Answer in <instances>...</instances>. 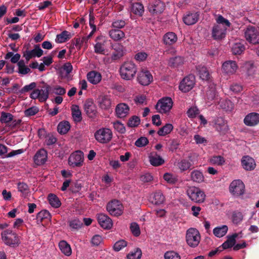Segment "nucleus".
Listing matches in <instances>:
<instances>
[{
  "label": "nucleus",
  "mask_w": 259,
  "mask_h": 259,
  "mask_svg": "<svg viewBox=\"0 0 259 259\" xmlns=\"http://www.w3.org/2000/svg\"><path fill=\"white\" fill-rule=\"evenodd\" d=\"M238 234L234 233L231 236H227V240L222 244V247L224 249H226L234 246L236 243V238L238 237Z\"/></svg>",
  "instance_id": "35"
},
{
  "label": "nucleus",
  "mask_w": 259,
  "mask_h": 259,
  "mask_svg": "<svg viewBox=\"0 0 259 259\" xmlns=\"http://www.w3.org/2000/svg\"><path fill=\"white\" fill-rule=\"evenodd\" d=\"M110 37L114 41H120L125 37V33L120 29H112L109 31Z\"/></svg>",
  "instance_id": "33"
},
{
  "label": "nucleus",
  "mask_w": 259,
  "mask_h": 259,
  "mask_svg": "<svg viewBox=\"0 0 259 259\" xmlns=\"http://www.w3.org/2000/svg\"><path fill=\"white\" fill-rule=\"evenodd\" d=\"M107 39L103 36L97 37L95 40L94 52L96 54L106 55Z\"/></svg>",
  "instance_id": "14"
},
{
  "label": "nucleus",
  "mask_w": 259,
  "mask_h": 259,
  "mask_svg": "<svg viewBox=\"0 0 259 259\" xmlns=\"http://www.w3.org/2000/svg\"><path fill=\"white\" fill-rule=\"evenodd\" d=\"M208 162L213 165H223L225 163V158L221 155H214L210 157Z\"/></svg>",
  "instance_id": "41"
},
{
  "label": "nucleus",
  "mask_w": 259,
  "mask_h": 259,
  "mask_svg": "<svg viewBox=\"0 0 259 259\" xmlns=\"http://www.w3.org/2000/svg\"><path fill=\"white\" fill-rule=\"evenodd\" d=\"M191 166V163L187 160L184 159L178 163V166L182 171H185L189 169Z\"/></svg>",
  "instance_id": "56"
},
{
  "label": "nucleus",
  "mask_w": 259,
  "mask_h": 259,
  "mask_svg": "<svg viewBox=\"0 0 259 259\" xmlns=\"http://www.w3.org/2000/svg\"><path fill=\"white\" fill-rule=\"evenodd\" d=\"M140 123V118L137 116H133L129 119L127 125L130 127H133L137 126Z\"/></svg>",
  "instance_id": "54"
},
{
  "label": "nucleus",
  "mask_w": 259,
  "mask_h": 259,
  "mask_svg": "<svg viewBox=\"0 0 259 259\" xmlns=\"http://www.w3.org/2000/svg\"><path fill=\"white\" fill-rule=\"evenodd\" d=\"M215 20V23L211 29V36L215 40L221 39L225 37L231 23L221 15H217Z\"/></svg>",
  "instance_id": "1"
},
{
  "label": "nucleus",
  "mask_w": 259,
  "mask_h": 259,
  "mask_svg": "<svg viewBox=\"0 0 259 259\" xmlns=\"http://www.w3.org/2000/svg\"><path fill=\"white\" fill-rule=\"evenodd\" d=\"M13 119V115L5 112H2L0 117V121L2 123L9 124Z\"/></svg>",
  "instance_id": "47"
},
{
  "label": "nucleus",
  "mask_w": 259,
  "mask_h": 259,
  "mask_svg": "<svg viewBox=\"0 0 259 259\" xmlns=\"http://www.w3.org/2000/svg\"><path fill=\"white\" fill-rule=\"evenodd\" d=\"M20 55L19 54H14L13 53L10 52H8L5 56V58L6 59H9L11 58V62L13 63H16L18 62L20 59Z\"/></svg>",
  "instance_id": "51"
},
{
  "label": "nucleus",
  "mask_w": 259,
  "mask_h": 259,
  "mask_svg": "<svg viewBox=\"0 0 259 259\" xmlns=\"http://www.w3.org/2000/svg\"><path fill=\"white\" fill-rule=\"evenodd\" d=\"M101 74L95 70L89 72L87 74V78L89 82L94 85L99 83L102 80Z\"/></svg>",
  "instance_id": "25"
},
{
  "label": "nucleus",
  "mask_w": 259,
  "mask_h": 259,
  "mask_svg": "<svg viewBox=\"0 0 259 259\" xmlns=\"http://www.w3.org/2000/svg\"><path fill=\"white\" fill-rule=\"evenodd\" d=\"M243 214L240 212H234L232 216V221L234 224H237L243 220Z\"/></svg>",
  "instance_id": "60"
},
{
  "label": "nucleus",
  "mask_w": 259,
  "mask_h": 259,
  "mask_svg": "<svg viewBox=\"0 0 259 259\" xmlns=\"http://www.w3.org/2000/svg\"><path fill=\"white\" fill-rule=\"evenodd\" d=\"M241 69L249 79L259 80V74L255 73V67L252 62H245L241 67Z\"/></svg>",
  "instance_id": "11"
},
{
  "label": "nucleus",
  "mask_w": 259,
  "mask_h": 259,
  "mask_svg": "<svg viewBox=\"0 0 259 259\" xmlns=\"http://www.w3.org/2000/svg\"><path fill=\"white\" fill-rule=\"evenodd\" d=\"M173 105L172 99L169 97L162 98L156 105V109L160 113H166L170 111Z\"/></svg>",
  "instance_id": "10"
},
{
  "label": "nucleus",
  "mask_w": 259,
  "mask_h": 259,
  "mask_svg": "<svg viewBox=\"0 0 259 259\" xmlns=\"http://www.w3.org/2000/svg\"><path fill=\"white\" fill-rule=\"evenodd\" d=\"M132 10L134 14L141 15L144 12V7L140 3H135L132 6Z\"/></svg>",
  "instance_id": "50"
},
{
  "label": "nucleus",
  "mask_w": 259,
  "mask_h": 259,
  "mask_svg": "<svg viewBox=\"0 0 259 259\" xmlns=\"http://www.w3.org/2000/svg\"><path fill=\"white\" fill-rule=\"evenodd\" d=\"M184 63V59L180 56L172 57L168 61L169 66L172 67H177L182 65Z\"/></svg>",
  "instance_id": "42"
},
{
  "label": "nucleus",
  "mask_w": 259,
  "mask_h": 259,
  "mask_svg": "<svg viewBox=\"0 0 259 259\" xmlns=\"http://www.w3.org/2000/svg\"><path fill=\"white\" fill-rule=\"evenodd\" d=\"M73 67L70 63H66V81L72 79Z\"/></svg>",
  "instance_id": "53"
},
{
  "label": "nucleus",
  "mask_w": 259,
  "mask_h": 259,
  "mask_svg": "<svg viewBox=\"0 0 259 259\" xmlns=\"http://www.w3.org/2000/svg\"><path fill=\"white\" fill-rule=\"evenodd\" d=\"M98 104L100 108L107 110L110 109L112 105V101L107 95H101L98 98Z\"/></svg>",
  "instance_id": "22"
},
{
  "label": "nucleus",
  "mask_w": 259,
  "mask_h": 259,
  "mask_svg": "<svg viewBox=\"0 0 259 259\" xmlns=\"http://www.w3.org/2000/svg\"><path fill=\"white\" fill-rule=\"evenodd\" d=\"M150 199L152 203L160 204L164 201V197L160 191H157L151 195Z\"/></svg>",
  "instance_id": "34"
},
{
  "label": "nucleus",
  "mask_w": 259,
  "mask_h": 259,
  "mask_svg": "<svg viewBox=\"0 0 259 259\" xmlns=\"http://www.w3.org/2000/svg\"><path fill=\"white\" fill-rule=\"evenodd\" d=\"M186 240L187 244L191 247L197 246L200 240V235L198 231L195 228H190L186 232Z\"/></svg>",
  "instance_id": "6"
},
{
  "label": "nucleus",
  "mask_w": 259,
  "mask_h": 259,
  "mask_svg": "<svg viewBox=\"0 0 259 259\" xmlns=\"http://www.w3.org/2000/svg\"><path fill=\"white\" fill-rule=\"evenodd\" d=\"M241 164L243 168L246 170H252L256 166L254 160L249 156H244L242 158Z\"/></svg>",
  "instance_id": "26"
},
{
  "label": "nucleus",
  "mask_w": 259,
  "mask_h": 259,
  "mask_svg": "<svg viewBox=\"0 0 259 259\" xmlns=\"http://www.w3.org/2000/svg\"><path fill=\"white\" fill-rule=\"evenodd\" d=\"M127 245L126 242L123 240L117 241L113 246L114 250L118 251Z\"/></svg>",
  "instance_id": "59"
},
{
  "label": "nucleus",
  "mask_w": 259,
  "mask_h": 259,
  "mask_svg": "<svg viewBox=\"0 0 259 259\" xmlns=\"http://www.w3.org/2000/svg\"><path fill=\"white\" fill-rule=\"evenodd\" d=\"M214 127L219 132H225L228 130V126L225 120L222 117H218L214 120Z\"/></svg>",
  "instance_id": "32"
},
{
  "label": "nucleus",
  "mask_w": 259,
  "mask_h": 259,
  "mask_svg": "<svg viewBox=\"0 0 259 259\" xmlns=\"http://www.w3.org/2000/svg\"><path fill=\"white\" fill-rule=\"evenodd\" d=\"M50 87L45 84L40 89L34 90L30 95L32 99H38L40 102H44L47 100L49 97V92Z\"/></svg>",
  "instance_id": "9"
},
{
  "label": "nucleus",
  "mask_w": 259,
  "mask_h": 259,
  "mask_svg": "<svg viewBox=\"0 0 259 259\" xmlns=\"http://www.w3.org/2000/svg\"><path fill=\"white\" fill-rule=\"evenodd\" d=\"M47 199L50 204L54 208H59L61 205V202L60 199L54 194H49L48 196Z\"/></svg>",
  "instance_id": "38"
},
{
  "label": "nucleus",
  "mask_w": 259,
  "mask_h": 259,
  "mask_svg": "<svg viewBox=\"0 0 259 259\" xmlns=\"http://www.w3.org/2000/svg\"><path fill=\"white\" fill-rule=\"evenodd\" d=\"M163 178L167 183L170 184H174L178 181L177 176L169 172L164 174Z\"/></svg>",
  "instance_id": "48"
},
{
  "label": "nucleus",
  "mask_w": 259,
  "mask_h": 259,
  "mask_svg": "<svg viewBox=\"0 0 259 259\" xmlns=\"http://www.w3.org/2000/svg\"><path fill=\"white\" fill-rule=\"evenodd\" d=\"M186 193L189 199L195 203H201L205 200V193L198 187H190L187 189Z\"/></svg>",
  "instance_id": "4"
},
{
  "label": "nucleus",
  "mask_w": 259,
  "mask_h": 259,
  "mask_svg": "<svg viewBox=\"0 0 259 259\" xmlns=\"http://www.w3.org/2000/svg\"><path fill=\"white\" fill-rule=\"evenodd\" d=\"M107 210L109 213L114 216H119L122 214L123 206L120 201L114 200L107 205Z\"/></svg>",
  "instance_id": "12"
},
{
  "label": "nucleus",
  "mask_w": 259,
  "mask_h": 259,
  "mask_svg": "<svg viewBox=\"0 0 259 259\" xmlns=\"http://www.w3.org/2000/svg\"><path fill=\"white\" fill-rule=\"evenodd\" d=\"M137 80L143 85H148L153 81V76L147 70H141L138 74Z\"/></svg>",
  "instance_id": "17"
},
{
  "label": "nucleus",
  "mask_w": 259,
  "mask_h": 259,
  "mask_svg": "<svg viewBox=\"0 0 259 259\" xmlns=\"http://www.w3.org/2000/svg\"><path fill=\"white\" fill-rule=\"evenodd\" d=\"M82 225V223L78 219H74L69 222L70 228L74 229H78Z\"/></svg>",
  "instance_id": "61"
},
{
  "label": "nucleus",
  "mask_w": 259,
  "mask_h": 259,
  "mask_svg": "<svg viewBox=\"0 0 259 259\" xmlns=\"http://www.w3.org/2000/svg\"><path fill=\"white\" fill-rule=\"evenodd\" d=\"M130 230L132 234L135 236H139L140 234V229L139 226L136 223L133 222L131 224Z\"/></svg>",
  "instance_id": "55"
},
{
  "label": "nucleus",
  "mask_w": 259,
  "mask_h": 259,
  "mask_svg": "<svg viewBox=\"0 0 259 259\" xmlns=\"http://www.w3.org/2000/svg\"><path fill=\"white\" fill-rule=\"evenodd\" d=\"M178 40L177 35L172 32H169L163 35V41L166 45L171 46L175 44Z\"/></svg>",
  "instance_id": "30"
},
{
  "label": "nucleus",
  "mask_w": 259,
  "mask_h": 259,
  "mask_svg": "<svg viewBox=\"0 0 259 259\" xmlns=\"http://www.w3.org/2000/svg\"><path fill=\"white\" fill-rule=\"evenodd\" d=\"M39 138L45 140V143L47 146L55 144L57 141L56 138L51 133H48L45 129L41 128L38 131Z\"/></svg>",
  "instance_id": "16"
},
{
  "label": "nucleus",
  "mask_w": 259,
  "mask_h": 259,
  "mask_svg": "<svg viewBox=\"0 0 259 259\" xmlns=\"http://www.w3.org/2000/svg\"><path fill=\"white\" fill-rule=\"evenodd\" d=\"M199 114L198 109L195 106L190 108L187 111V115L190 118H194Z\"/></svg>",
  "instance_id": "63"
},
{
  "label": "nucleus",
  "mask_w": 259,
  "mask_h": 259,
  "mask_svg": "<svg viewBox=\"0 0 259 259\" xmlns=\"http://www.w3.org/2000/svg\"><path fill=\"white\" fill-rule=\"evenodd\" d=\"M114 50L116 51V53L112 55L111 58L112 60L118 59L124 55V48L122 46L118 45L115 46Z\"/></svg>",
  "instance_id": "44"
},
{
  "label": "nucleus",
  "mask_w": 259,
  "mask_h": 259,
  "mask_svg": "<svg viewBox=\"0 0 259 259\" xmlns=\"http://www.w3.org/2000/svg\"><path fill=\"white\" fill-rule=\"evenodd\" d=\"M94 137L99 143L105 144L111 140L112 133L108 128H101L95 133Z\"/></svg>",
  "instance_id": "7"
},
{
  "label": "nucleus",
  "mask_w": 259,
  "mask_h": 259,
  "mask_svg": "<svg viewBox=\"0 0 259 259\" xmlns=\"http://www.w3.org/2000/svg\"><path fill=\"white\" fill-rule=\"evenodd\" d=\"M222 69L223 73L230 75L235 73L238 69V65L234 61H227L222 64Z\"/></svg>",
  "instance_id": "18"
},
{
  "label": "nucleus",
  "mask_w": 259,
  "mask_h": 259,
  "mask_svg": "<svg viewBox=\"0 0 259 259\" xmlns=\"http://www.w3.org/2000/svg\"><path fill=\"white\" fill-rule=\"evenodd\" d=\"M229 191L233 196L239 197L245 193V185L240 179L234 180L229 185Z\"/></svg>",
  "instance_id": "5"
},
{
  "label": "nucleus",
  "mask_w": 259,
  "mask_h": 259,
  "mask_svg": "<svg viewBox=\"0 0 259 259\" xmlns=\"http://www.w3.org/2000/svg\"><path fill=\"white\" fill-rule=\"evenodd\" d=\"M173 128V125L171 124H166L164 126L159 130L157 134L160 136H164L169 134L172 131Z\"/></svg>",
  "instance_id": "45"
},
{
  "label": "nucleus",
  "mask_w": 259,
  "mask_h": 259,
  "mask_svg": "<svg viewBox=\"0 0 259 259\" xmlns=\"http://www.w3.org/2000/svg\"><path fill=\"white\" fill-rule=\"evenodd\" d=\"M84 108L86 113L89 117H93L95 115L96 113V107L92 100H88L85 101Z\"/></svg>",
  "instance_id": "29"
},
{
  "label": "nucleus",
  "mask_w": 259,
  "mask_h": 259,
  "mask_svg": "<svg viewBox=\"0 0 259 259\" xmlns=\"http://www.w3.org/2000/svg\"><path fill=\"white\" fill-rule=\"evenodd\" d=\"M88 41V39L86 37H83L81 38H76L74 45L76 49L79 50L84 44H87Z\"/></svg>",
  "instance_id": "62"
},
{
  "label": "nucleus",
  "mask_w": 259,
  "mask_h": 259,
  "mask_svg": "<svg viewBox=\"0 0 259 259\" xmlns=\"http://www.w3.org/2000/svg\"><path fill=\"white\" fill-rule=\"evenodd\" d=\"M244 36L249 43L254 45L259 44V28L248 27L244 31Z\"/></svg>",
  "instance_id": "8"
},
{
  "label": "nucleus",
  "mask_w": 259,
  "mask_h": 259,
  "mask_svg": "<svg viewBox=\"0 0 259 259\" xmlns=\"http://www.w3.org/2000/svg\"><path fill=\"white\" fill-rule=\"evenodd\" d=\"M113 124L114 129L119 133L123 134L125 132V127L121 122L117 121L113 122Z\"/></svg>",
  "instance_id": "58"
},
{
  "label": "nucleus",
  "mask_w": 259,
  "mask_h": 259,
  "mask_svg": "<svg viewBox=\"0 0 259 259\" xmlns=\"http://www.w3.org/2000/svg\"><path fill=\"white\" fill-rule=\"evenodd\" d=\"M200 78L203 80H208L210 74L207 69L204 66H199L197 67Z\"/></svg>",
  "instance_id": "40"
},
{
  "label": "nucleus",
  "mask_w": 259,
  "mask_h": 259,
  "mask_svg": "<svg viewBox=\"0 0 259 259\" xmlns=\"http://www.w3.org/2000/svg\"><path fill=\"white\" fill-rule=\"evenodd\" d=\"M137 72V67L132 61L125 62L120 67V75L124 80H130L133 79Z\"/></svg>",
  "instance_id": "3"
},
{
  "label": "nucleus",
  "mask_w": 259,
  "mask_h": 259,
  "mask_svg": "<svg viewBox=\"0 0 259 259\" xmlns=\"http://www.w3.org/2000/svg\"><path fill=\"white\" fill-rule=\"evenodd\" d=\"M228 230V228L227 225H222L214 228L213 230V233L217 237L221 238L226 234Z\"/></svg>",
  "instance_id": "39"
},
{
  "label": "nucleus",
  "mask_w": 259,
  "mask_h": 259,
  "mask_svg": "<svg viewBox=\"0 0 259 259\" xmlns=\"http://www.w3.org/2000/svg\"><path fill=\"white\" fill-rule=\"evenodd\" d=\"M148 143V140L146 137H141L135 142V145L139 147L145 146Z\"/></svg>",
  "instance_id": "64"
},
{
  "label": "nucleus",
  "mask_w": 259,
  "mask_h": 259,
  "mask_svg": "<svg viewBox=\"0 0 259 259\" xmlns=\"http://www.w3.org/2000/svg\"><path fill=\"white\" fill-rule=\"evenodd\" d=\"M152 6L154 13H161L164 9V4L160 1L155 2Z\"/></svg>",
  "instance_id": "52"
},
{
  "label": "nucleus",
  "mask_w": 259,
  "mask_h": 259,
  "mask_svg": "<svg viewBox=\"0 0 259 259\" xmlns=\"http://www.w3.org/2000/svg\"><path fill=\"white\" fill-rule=\"evenodd\" d=\"M115 113L118 118H124L128 115L130 107L125 103H119L116 107Z\"/></svg>",
  "instance_id": "23"
},
{
  "label": "nucleus",
  "mask_w": 259,
  "mask_h": 259,
  "mask_svg": "<svg viewBox=\"0 0 259 259\" xmlns=\"http://www.w3.org/2000/svg\"><path fill=\"white\" fill-rule=\"evenodd\" d=\"M43 54V51L38 45H35L32 50H26L23 52V57L28 61L30 59L37 57H40Z\"/></svg>",
  "instance_id": "19"
},
{
  "label": "nucleus",
  "mask_w": 259,
  "mask_h": 259,
  "mask_svg": "<svg viewBox=\"0 0 259 259\" xmlns=\"http://www.w3.org/2000/svg\"><path fill=\"white\" fill-rule=\"evenodd\" d=\"M150 164L154 166H158L164 163V160L162 157L157 154H151L149 156Z\"/></svg>",
  "instance_id": "37"
},
{
  "label": "nucleus",
  "mask_w": 259,
  "mask_h": 259,
  "mask_svg": "<svg viewBox=\"0 0 259 259\" xmlns=\"http://www.w3.org/2000/svg\"><path fill=\"white\" fill-rule=\"evenodd\" d=\"M2 240L7 246L15 248L21 244L20 237L11 229H6L1 233Z\"/></svg>",
  "instance_id": "2"
},
{
  "label": "nucleus",
  "mask_w": 259,
  "mask_h": 259,
  "mask_svg": "<svg viewBox=\"0 0 259 259\" xmlns=\"http://www.w3.org/2000/svg\"><path fill=\"white\" fill-rule=\"evenodd\" d=\"M84 160L83 153L81 151H76L72 153L68 158V164L71 166L80 167Z\"/></svg>",
  "instance_id": "13"
},
{
  "label": "nucleus",
  "mask_w": 259,
  "mask_h": 259,
  "mask_svg": "<svg viewBox=\"0 0 259 259\" xmlns=\"http://www.w3.org/2000/svg\"><path fill=\"white\" fill-rule=\"evenodd\" d=\"M71 114L74 121L76 123L80 122L82 120V115L78 106L73 105L71 108Z\"/></svg>",
  "instance_id": "31"
},
{
  "label": "nucleus",
  "mask_w": 259,
  "mask_h": 259,
  "mask_svg": "<svg viewBox=\"0 0 259 259\" xmlns=\"http://www.w3.org/2000/svg\"><path fill=\"white\" fill-rule=\"evenodd\" d=\"M195 82L194 76L189 75L185 77L181 82L179 89L183 92H188L193 88Z\"/></svg>",
  "instance_id": "15"
},
{
  "label": "nucleus",
  "mask_w": 259,
  "mask_h": 259,
  "mask_svg": "<svg viewBox=\"0 0 259 259\" xmlns=\"http://www.w3.org/2000/svg\"><path fill=\"white\" fill-rule=\"evenodd\" d=\"M219 104L220 107L227 111H231L234 108V104L229 100L221 99Z\"/></svg>",
  "instance_id": "43"
},
{
  "label": "nucleus",
  "mask_w": 259,
  "mask_h": 259,
  "mask_svg": "<svg viewBox=\"0 0 259 259\" xmlns=\"http://www.w3.org/2000/svg\"><path fill=\"white\" fill-rule=\"evenodd\" d=\"M245 50V47L243 44L240 42H235L232 48V51L234 54L240 55Z\"/></svg>",
  "instance_id": "46"
},
{
  "label": "nucleus",
  "mask_w": 259,
  "mask_h": 259,
  "mask_svg": "<svg viewBox=\"0 0 259 259\" xmlns=\"http://www.w3.org/2000/svg\"><path fill=\"white\" fill-rule=\"evenodd\" d=\"M165 259H181L180 255L174 251H167L164 254Z\"/></svg>",
  "instance_id": "57"
},
{
  "label": "nucleus",
  "mask_w": 259,
  "mask_h": 259,
  "mask_svg": "<svg viewBox=\"0 0 259 259\" xmlns=\"http://www.w3.org/2000/svg\"><path fill=\"white\" fill-rule=\"evenodd\" d=\"M190 180L197 184L204 183L205 180L202 171L198 169H194L191 172Z\"/></svg>",
  "instance_id": "28"
},
{
  "label": "nucleus",
  "mask_w": 259,
  "mask_h": 259,
  "mask_svg": "<svg viewBox=\"0 0 259 259\" xmlns=\"http://www.w3.org/2000/svg\"><path fill=\"white\" fill-rule=\"evenodd\" d=\"M48 158V153L44 149L38 150L35 154L33 159L35 164L40 165L44 164Z\"/></svg>",
  "instance_id": "24"
},
{
  "label": "nucleus",
  "mask_w": 259,
  "mask_h": 259,
  "mask_svg": "<svg viewBox=\"0 0 259 259\" xmlns=\"http://www.w3.org/2000/svg\"><path fill=\"white\" fill-rule=\"evenodd\" d=\"M51 215L50 213L47 210H42L39 212L36 215V221L38 223L46 220L47 222L51 221Z\"/></svg>",
  "instance_id": "36"
},
{
  "label": "nucleus",
  "mask_w": 259,
  "mask_h": 259,
  "mask_svg": "<svg viewBox=\"0 0 259 259\" xmlns=\"http://www.w3.org/2000/svg\"><path fill=\"white\" fill-rule=\"evenodd\" d=\"M244 123L249 126H254L259 123V113L251 112L244 118Z\"/></svg>",
  "instance_id": "21"
},
{
  "label": "nucleus",
  "mask_w": 259,
  "mask_h": 259,
  "mask_svg": "<svg viewBox=\"0 0 259 259\" xmlns=\"http://www.w3.org/2000/svg\"><path fill=\"white\" fill-rule=\"evenodd\" d=\"M142 255V251L139 248H136L131 251L127 255V259H139Z\"/></svg>",
  "instance_id": "49"
},
{
  "label": "nucleus",
  "mask_w": 259,
  "mask_h": 259,
  "mask_svg": "<svg viewBox=\"0 0 259 259\" xmlns=\"http://www.w3.org/2000/svg\"><path fill=\"white\" fill-rule=\"evenodd\" d=\"M199 15L197 12H189L183 17L184 22L187 25L195 24L199 19Z\"/></svg>",
  "instance_id": "27"
},
{
  "label": "nucleus",
  "mask_w": 259,
  "mask_h": 259,
  "mask_svg": "<svg viewBox=\"0 0 259 259\" xmlns=\"http://www.w3.org/2000/svg\"><path fill=\"white\" fill-rule=\"evenodd\" d=\"M97 220L101 227L105 229H110L112 227V220L105 214H98L97 215Z\"/></svg>",
  "instance_id": "20"
}]
</instances>
